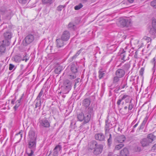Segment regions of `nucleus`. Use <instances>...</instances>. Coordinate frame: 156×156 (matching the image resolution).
Wrapping results in <instances>:
<instances>
[{
	"label": "nucleus",
	"instance_id": "f257e3e1",
	"mask_svg": "<svg viewBox=\"0 0 156 156\" xmlns=\"http://www.w3.org/2000/svg\"><path fill=\"white\" fill-rule=\"evenodd\" d=\"M72 82L68 79L65 80L63 82V85L61 87L60 94H68L71 90L72 87Z\"/></svg>",
	"mask_w": 156,
	"mask_h": 156
},
{
	"label": "nucleus",
	"instance_id": "f03ea898",
	"mask_svg": "<svg viewBox=\"0 0 156 156\" xmlns=\"http://www.w3.org/2000/svg\"><path fill=\"white\" fill-rule=\"evenodd\" d=\"M38 37L37 33L33 32L32 34H28L25 38V40L27 44H29L33 42L35 38Z\"/></svg>",
	"mask_w": 156,
	"mask_h": 156
},
{
	"label": "nucleus",
	"instance_id": "7ed1b4c3",
	"mask_svg": "<svg viewBox=\"0 0 156 156\" xmlns=\"http://www.w3.org/2000/svg\"><path fill=\"white\" fill-rule=\"evenodd\" d=\"M4 39L2 41V42H4L7 45H9L10 43V41L12 37V33L10 31H7L4 34Z\"/></svg>",
	"mask_w": 156,
	"mask_h": 156
},
{
	"label": "nucleus",
	"instance_id": "20e7f679",
	"mask_svg": "<svg viewBox=\"0 0 156 156\" xmlns=\"http://www.w3.org/2000/svg\"><path fill=\"white\" fill-rule=\"evenodd\" d=\"M119 22L121 26L122 27H129L131 25V20L129 19H121Z\"/></svg>",
	"mask_w": 156,
	"mask_h": 156
},
{
	"label": "nucleus",
	"instance_id": "39448f33",
	"mask_svg": "<svg viewBox=\"0 0 156 156\" xmlns=\"http://www.w3.org/2000/svg\"><path fill=\"white\" fill-rule=\"evenodd\" d=\"M152 27L151 28L149 32L154 37H156V19H152Z\"/></svg>",
	"mask_w": 156,
	"mask_h": 156
},
{
	"label": "nucleus",
	"instance_id": "423d86ee",
	"mask_svg": "<svg viewBox=\"0 0 156 156\" xmlns=\"http://www.w3.org/2000/svg\"><path fill=\"white\" fill-rule=\"evenodd\" d=\"M105 134L106 136L109 132L110 129L112 128V124L110 123V121L108 119H107L105 121Z\"/></svg>",
	"mask_w": 156,
	"mask_h": 156
},
{
	"label": "nucleus",
	"instance_id": "0eeeda50",
	"mask_svg": "<svg viewBox=\"0 0 156 156\" xmlns=\"http://www.w3.org/2000/svg\"><path fill=\"white\" fill-rule=\"evenodd\" d=\"M103 146L102 144H99L96 147L93 151L94 154L96 155L100 154L102 151Z\"/></svg>",
	"mask_w": 156,
	"mask_h": 156
},
{
	"label": "nucleus",
	"instance_id": "6e6552de",
	"mask_svg": "<svg viewBox=\"0 0 156 156\" xmlns=\"http://www.w3.org/2000/svg\"><path fill=\"white\" fill-rule=\"evenodd\" d=\"M9 45H7L4 42H0V57L3 55L6 51V47Z\"/></svg>",
	"mask_w": 156,
	"mask_h": 156
},
{
	"label": "nucleus",
	"instance_id": "1a4fd4ad",
	"mask_svg": "<svg viewBox=\"0 0 156 156\" xmlns=\"http://www.w3.org/2000/svg\"><path fill=\"white\" fill-rule=\"evenodd\" d=\"M130 98L129 96L125 94L123 95L122 97L120 99H119L118 100L117 102V104L118 105H119L122 101L124 99H125L126 103H129V101L130 100Z\"/></svg>",
	"mask_w": 156,
	"mask_h": 156
},
{
	"label": "nucleus",
	"instance_id": "9d476101",
	"mask_svg": "<svg viewBox=\"0 0 156 156\" xmlns=\"http://www.w3.org/2000/svg\"><path fill=\"white\" fill-rule=\"evenodd\" d=\"M70 34L67 30L64 31L61 35V38L65 41H67L69 38Z\"/></svg>",
	"mask_w": 156,
	"mask_h": 156
},
{
	"label": "nucleus",
	"instance_id": "9b49d317",
	"mask_svg": "<svg viewBox=\"0 0 156 156\" xmlns=\"http://www.w3.org/2000/svg\"><path fill=\"white\" fill-rule=\"evenodd\" d=\"M11 12V11L10 9H7L5 5L0 7V15H4L6 14L9 15Z\"/></svg>",
	"mask_w": 156,
	"mask_h": 156
},
{
	"label": "nucleus",
	"instance_id": "f8f14e48",
	"mask_svg": "<svg viewBox=\"0 0 156 156\" xmlns=\"http://www.w3.org/2000/svg\"><path fill=\"white\" fill-rule=\"evenodd\" d=\"M40 126L41 127L48 128L50 125L48 121L45 118L40 121Z\"/></svg>",
	"mask_w": 156,
	"mask_h": 156
},
{
	"label": "nucleus",
	"instance_id": "ddd939ff",
	"mask_svg": "<svg viewBox=\"0 0 156 156\" xmlns=\"http://www.w3.org/2000/svg\"><path fill=\"white\" fill-rule=\"evenodd\" d=\"M95 139L99 141H105V136L104 134L101 133H98L95 135Z\"/></svg>",
	"mask_w": 156,
	"mask_h": 156
},
{
	"label": "nucleus",
	"instance_id": "4468645a",
	"mask_svg": "<svg viewBox=\"0 0 156 156\" xmlns=\"http://www.w3.org/2000/svg\"><path fill=\"white\" fill-rule=\"evenodd\" d=\"M84 114L85 115H90L93 116L94 115L93 108L92 107H90L87 108H85L83 111Z\"/></svg>",
	"mask_w": 156,
	"mask_h": 156
},
{
	"label": "nucleus",
	"instance_id": "2eb2a0df",
	"mask_svg": "<svg viewBox=\"0 0 156 156\" xmlns=\"http://www.w3.org/2000/svg\"><path fill=\"white\" fill-rule=\"evenodd\" d=\"M71 70L74 73L78 72L79 66L77 63H72L71 66Z\"/></svg>",
	"mask_w": 156,
	"mask_h": 156
},
{
	"label": "nucleus",
	"instance_id": "dca6fc26",
	"mask_svg": "<svg viewBox=\"0 0 156 156\" xmlns=\"http://www.w3.org/2000/svg\"><path fill=\"white\" fill-rule=\"evenodd\" d=\"M125 72L123 69H118L115 72V75L120 78L122 77L125 75Z\"/></svg>",
	"mask_w": 156,
	"mask_h": 156
},
{
	"label": "nucleus",
	"instance_id": "f3484780",
	"mask_svg": "<svg viewBox=\"0 0 156 156\" xmlns=\"http://www.w3.org/2000/svg\"><path fill=\"white\" fill-rule=\"evenodd\" d=\"M61 145H58L56 146L53 150V155L54 156H57L58 152L61 150Z\"/></svg>",
	"mask_w": 156,
	"mask_h": 156
},
{
	"label": "nucleus",
	"instance_id": "a211bd4d",
	"mask_svg": "<svg viewBox=\"0 0 156 156\" xmlns=\"http://www.w3.org/2000/svg\"><path fill=\"white\" fill-rule=\"evenodd\" d=\"M64 41L61 38L57 39L56 40V45L58 48H60L63 47L65 44Z\"/></svg>",
	"mask_w": 156,
	"mask_h": 156
},
{
	"label": "nucleus",
	"instance_id": "6ab92c4d",
	"mask_svg": "<svg viewBox=\"0 0 156 156\" xmlns=\"http://www.w3.org/2000/svg\"><path fill=\"white\" fill-rule=\"evenodd\" d=\"M142 146L143 147H147L151 143L149 140L148 138H144L140 141Z\"/></svg>",
	"mask_w": 156,
	"mask_h": 156
},
{
	"label": "nucleus",
	"instance_id": "aec40b11",
	"mask_svg": "<svg viewBox=\"0 0 156 156\" xmlns=\"http://www.w3.org/2000/svg\"><path fill=\"white\" fill-rule=\"evenodd\" d=\"M36 140H30L28 142V147L31 149H35L36 146Z\"/></svg>",
	"mask_w": 156,
	"mask_h": 156
},
{
	"label": "nucleus",
	"instance_id": "412c9836",
	"mask_svg": "<svg viewBox=\"0 0 156 156\" xmlns=\"http://www.w3.org/2000/svg\"><path fill=\"white\" fill-rule=\"evenodd\" d=\"M90 98H85L83 101V105L86 108H88V107L90 105Z\"/></svg>",
	"mask_w": 156,
	"mask_h": 156
},
{
	"label": "nucleus",
	"instance_id": "4be33fe9",
	"mask_svg": "<svg viewBox=\"0 0 156 156\" xmlns=\"http://www.w3.org/2000/svg\"><path fill=\"white\" fill-rule=\"evenodd\" d=\"M29 136L30 140H36V136H35V133L33 131L30 130L29 131Z\"/></svg>",
	"mask_w": 156,
	"mask_h": 156
},
{
	"label": "nucleus",
	"instance_id": "5701e85b",
	"mask_svg": "<svg viewBox=\"0 0 156 156\" xmlns=\"http://www.w3.org/2000/svg\"><path fill=\"white\" fill-rule=\"evenodd\" d=\"M129 151L128 149L125 147L120 151V156H127L129 154Z\"/></svg>",
	"mask_w": 156,
	"mask_h": 156
},
{
	"label": "nucleus",
	"instance_id": "b1692460",
	"mask_svg": "<svg viewBox=\"0 0 156 156\" xmlns=\"http://www.w3.org/2000/svg\"><path fill=\"white\" fill-rule=\"evenodd\" d=\"M125 137L123 135L119 136L116 137L118 143H122L125 141Z\"/></svg>",
	"mask_w": 156,
	"mask_h": 156
},
{
	"label": "nucleus",
	"instance_id": "393cba45",
	"mask_svg": "<svg viewBox=\"0 0 156 156\" xmlns=\"http://www.w3.org/2000/svg\"><path fill=\"white\" fill-rule=\"evenodd\" d=\"M97 142L95 140L91 141L89 145L90 149L92 150L94 149L98 145Z\"/></svg>",
	"mask_w": 156,
	"mask_h": 156
},
{
	"label": "nucleus",
	"instance_id": "a878e982",
	"mask_svg": "<svg viewBox=\"0 0 156 156\" xmlns=\"http://www.w3.org/2000/svg\"><path fill=\"white\" fill-rule=\"evenodd\" d=\"M84 115V121L83 123L85 124L87 123H88L90 121V119L92 115Z\"/></svg>",
	"mask_w": 156,
	"mask_h": 156
},
{
	"label": "nucleus",
	"instance_id": "bb28decb",
	"mask_svg": "<svg viewBox=\"0 0 156 156\" xmlns=\"http://www.w3.org/2000/svg\"><path fill=\"white\" fill-rule=\"evenodd\" d=\"M108 135L109 138L107 139V144L109 147H110L112 143V134L110 133L109 132V133H108L107 135L106 136H107Z\"/></svg>",
	"mask_w": 156,
	"mask_h": 156
},
{
	"label": "nucleus",
	"instance_id": "cd10ccee",
	"mask_svg": "<svg viewBox=\"0 0 156 156\" xmlns=\"http://www.w3.org/2000/svg\"><path fill=\"white\" fill-rule=\"evenodd\" d=\"M148 119V117H146L144 119L142 122L141 124L140 127L139 128V129L140 130L141 129H144L145 127V125L147 121V120Z\"/></svg>",
	"mask_w": 156,
	"mask_h": 156
},
{
	"label": "nucleus",
	"instance_id": "c85d7f7f",
	"mask_svg": "<svg viewBox=\"0 0 156 156\" xmlns=\"http://www.w3.org/2000/svg\"><path fill=\"white\" fill-rule=\"evenodd\" d=\"M44 89L42 88L39 94H38V95L36 99L35 100V101H38V100H41V96L43 95L44 96Z\"/></svg>",
	"mask_w": 156,
	"mask_h": 156
},
{
	"label": "nucleus",
	"instance_id": "c756f323",
	"mask_svg": "<svg viewBox=\"0 0 156 156\" xmlns=\"http://www.w3.org/2000/svg\"><path fill=\"white\" fill-rule=\"evenodd\" d=\"M156 136L152 133H150L148 135L147 138H148L150 142L151 143L155 139Z\"/></svg>",
	"mask_w": 156,
	"mask_h": 156
},
{
	"label": "nucleus",
	"instance_id": "7c9ffc66",
	"mask_svg": "<svg viewBox=\"0 0 156 156\" xmlns=\"http://www.w3.org/2000/svg\"><path fill=\"white\" fill-rule=\"evenodd\" d=\"M77 118L79 121H82L84 120V113L81 112L78 114L77 115Z\"/></svg>",
	"mask_w": 156,
	"mask_h": 156
},
{
	"label": "nucleus",
	"instance_id": "2f4dec72",
	"mask_svg": "<svg viewBox=\"0 0 156 156\" xmlns=\"http://www.w3.org/2000/svg\"><path fill=\"white\" fill-rule=\"evenodd\" d=\"M62 69V67L61 66H57L55 70V72L56 74H59Z\"/></svg>",
	"mask_w": 156,
	"mask_h": 156
},
{
	"label": "nucleus",
	"instance_id": "473e14b6",
	"mask_svg": "<svg viewBox=\"0 0 156 156\" xmlns=\"http://www.w3.org/2000/svg\"><path fill=\"white\" fill-rule=\"evenodd\" d=\"M81 49L79 50L76 53V54L72 57L70 59V61H72L73 60L75 59L77 57V56H78L80 55V54L81 53Z\"/></svg>",
	"mask_w": 156,
	"mask_h": 156
},
{
	"label": "nucleus",
	"instance_id": "72a5a7b5",
	"mask_svg": "<svg viewBox=\"0 0 156 156\" xmlns=\"http://www.w3.org/2000/svg\"><path fill=\"white\" fill-rule=\"evenodd\" d=\"M125 52L126 51L124 50V49H122V51H120V57H121L122 60H123L124 61L126 60V59H125Z\"/></svg>",
	"mask_w": 156,
	"mask_h": 156
},
{
	"label": "nucleus",
	"instance_id": "f704fd0d",
	"mask_svg": "<svg viewBox=\"0 0 156 156\" xmlns=\"http://www.w3.org/2000/svg\"><path fill=\"white\" fill-rule=\"evenodd\" d=\"M81 80L80 78H78L74 80L75 83L74 85V88L75 89L76 87L79 85L80 84V82H81Z\"/></svg>",
	"mask_w": 156,
	"mask_h": 156
},
{
	"label": "nucleus",
	"instance_id": "c9c22d12",
	"mask_svg": "<svg viewBox=\"0 0 156 156\" xmlns=\"http://www.w3.org/2000/svg\"><path fill=\"white\" fill-rule=\"evenodd\" d=\"M104 71H103L102 69H101L98 72L99 73V79H101L105 75Z\"/></svg>",
	"mask_w": 156,
	"mask_h": 156
},
{
	"label": "nucleus",
	"instance_id": "e433bc0d",
	"mask_svg": "<svg viewBox=\"0 0 156 156\" xmlns=\"http://www.w3.org/2000/svg\"><path fill=\"white\" fill-rule=\"evenodd\" d=\"M130 67V65L129 63L125 64L122 66V69H123L125 71H127L129 69Z\"/></svg>",
	"mask_w": 156,
	"mask_h": 156
},
{
	"label": "nucleus",
	"instance_id": "4c0bfd02",
	"mask_svg": "<svg viewBox=\"0 0 156 156\" xmlns=\"http://www.w3.org/2000/svg\"><path fill=\"white\" fill-rule=\"evenodd\" d=\"M120 78H121L116 76L114 77L113 78V83L114 84L118 83L120 80Z\"/></svg>",
	"mask_w": 156,
	"mask_h": 156
},
{
	"label": "nucleus",
	"instance_id": "58836bf2",
	"mask_svg": "<svg viewBox=\"0 0 156 156\" xmlns=\"http://www.w3.org/2000/svg\"><path fill=\"white\" fill-rule=\"evenodd\" d=\"M36 102L35 105V109L36 108H38V109L40 110L41 106V100H38Z\"/></svg>",
	"mask_w": 156,
	"mask_h": 156
},
{
	"label": "nucleus",
	"instance_id": "ea45409f",
	"mask_svg": "<svg viewBox=\"0 0 156 156\" xmlns=\"http://www.w3.org/2000/svg\"><path fill=\"white\" fill-rule=\"evenodd\" d=\"M151 62L154 65V66L152 69V71H153V73H154L155 70V66H156V60L155 58H154L151 61Z\"/></svg>",
	"mask_w": 156,
	"mask_h": 156
},
{
	"label": "nucleus",
	"instance_id": "a19ab883",
	"mask_svg": "<svg viewBox=\"0 0 156 156\" xmlns=\"http://www.w3.org/2000/svg\"><path fill=\"white\" fill-rule=\"evenodd\" d=\"M134 1H123L122 2V4H126V6H130L131 5L130 4L133 3Z\"/></svg>",
	"mask_w": 156,
	"mask_h": 156
},
{
	"label": "nucleus",
	"instance_id": "79ce46f5",
	"mask_svg": "<svg viewBox=\"0 0 156 156\" xmlns=\"http://www.w3.org/2000/svg\"><path fill=\"white\" fill-rule=\"evenodd\" d=\"M124 146V144H121L116 145L115 148L114 150H118Z\"/></svg>",
	"mask_w": 156,
	"mask_h": 156
},
{
	"label": "nucleus",
	"instance_id": "37998d69",
	"mask_svg": "<svg viewBox=\"0 0 156 156\" xmlns=\"http://www.w3.org/2000/svg\"><path fill=\"white\" fill-rule=\"evenodd\" d=\"M32 1H29L27 4L28 6L30 8H32L35 6V4L36 2L32 3Z\"/></svg>",
	"mask_w": 156,
	"mask_h": 156
},
{
	"label": "nucleus",
	"instance_id": "c03bdc74",
	"mask_svg": "<svg viewBox=\"0 0 156 156\" xmlns=\"http://www.w3.org/2000/svg\"><path fill=\"white\" fill-rule=\"evenodd\" d=\"M68 27L69 28L74 30L75 28V25L73 23H70L68 25Z\"/></svg>",
	"mask_w": 156,
	"mask_h": 156
},
{
	"label": "nucleus",
	"instance_id": "a18cd8bd",
	"mask_svg": "<svg viewBox=\"0 0 156 156\" xmlns=\"http://www.w3.org/2000/svg\"><path fill=\"white\" fill-rule=\"evenodd\" d=\"M83 7V5L81 3H80L78 5L75 6L74 9L75 10H78L82 8Z\"/></svg>",
	"mask_w": 156,
	"mask_h": 156
},
{
	"label": "nucleus",
	"instance_id": "49530a36",
	"mask_svg": "<svg viewBox=\"0 0 156 156\" xmlns=\"http://www.w3.org/2000/svg\"><path fill=\"white\" fill-rule=\"evenodd\" d=\"M132 98H131L130 99V100L129 101V107H128L129 110H131L133 108V104L132 103Z\"/></svg>",
	"mask_w": 156,
	"mask_h": 156
},
{
	"label": "nucleus",
	"instance_id": "de8ad7c7",
	"mask_svg": "<svg viewBox=\"0 0 156 156\" xmlns=\"http://www.w3.org/2000/svg\"><path fill=\"white\" fill-rule=\"evenodd\" d=\"M42 3L44 4L50 5L52 3V1H42Z\"/></svg>",
	"mask_w": 156,
	"mask_h": 156
},
{
	"label": "nucleus",
	"instance_id": "09e8293b",
	"mask_svg": "<svg viewBox=\"0 0 156 156\" xmlns=\"http://www.w3.org/2000/svg\"><path fill=\"white\" fill-rule=\"evenodd\" d=\"M16 68V67L14 65L12 64H9V70H12V69L14 70Z\"/></svg>",
	"mask_w": 156,
	"mask_h": 156
},
{
	"label": "nucleus",
	"instance_id": "8fccbe9b",
	"mask_svg": "<svg viewBox=\"0 0 156 156\" xmlns=\"http://www.w3.org/2000/svg\"><path fill=\"white\" fill-rule=\"evenodd\" d=\"M76 77V75L75 73L72 74L69 76V78L71 80L75 79Z\"/></svg>",
	"mask_w": 156,
	"mask_h": 156
},
{
	"label": "nucleus",
	"instance_id": "3c124183",
	"mask_svg": "<svg viewBox=\"0 0 156 156\" xmlns=\"http://www.w3.org/2000/svg\"><path fill=\"white\" fill-rule=\"evenodd\" d=\"M143 39L146 40L147 43L151 41V39L150 37L147 36H144L143 38Z\"/></svg>",
	"mask_w": 156,
	"mask_h": 156
},
{
	"label": "nucleus",
	"instance_id": "603ef678",
	"mask_svg": "<svg viewBox=\"0 0 156 156\" xmlns=\"http://www.w3.org/2000/svg\"><path fill=\"white\" fill-rule=\"evenodd\" d=\"M30 151V153H28L26 152L27 154L28 155V156H34V151L33 150L31 149Z\"/></svg>",
	"mask_w": 156,
	"mask_h": 156
},
{
	"label": "nucleus",
	"instance_id": "864d4df0",
	"mask_svg": "<svg viewBox=\"0 0 156 156\" xmlns=\"http://www.w3.org/2000/svg\"><path fill=\"white\" fill-rule=\"evenodd\" d=\"M151 5L155 8H156V1H152L151 2Z\"/></svg>",
	"mask_w": 156,
	"mask_h": 156
},
{
	"label": "nucleus",
	"instance_id": "5fc2aeb1",
	"mask_svg": "<svg viewBox=\"0 0 156 156\" xmlns=\"http://www.w3.org/2000/svg\"><path fill=\"white\" fill-rule=\"evenodd\" d=\"M20 105L21 104L17 103H16L15 105L13 107V109L15 111H16L17 110V108L20 106Z\"/></svg>",
	"mask_w": 156,
	"mask_h": 156
},
{
	"label": "nucleus",
	"instance_id": "6e6d98bb",
	"mask_svg": "<svg viewBox=\"0 0 156 156\" xmlns=\"http://www.w3.org/2000/svg\"><path fill=\"white\" fill-rule=\"evenodd\" d=\"M23 95H24V94H23L22 95V96H21V97L20 98L19 100H17L16 101V103H17L20 104V102H21V99H22L23 97Z\"/></svg>",
	"mask_w": 156,
	"mask_h": 156
},
{
	"label": "nucleus",
	"instance_id": "4d7b16f0",
	"mask_svg": "<svg viewBox=\"0 0 156 156\" xmlns=\"http://www.w3.org/2000/svg\"><path fill=\"white\" fill-rule=\"evenodd\" d=\"M64 7L63 5H59L57 7V10L59 11H61Z\"/></svg>",
	"mask_w": 156,
	"mask_h": 156
},
{
	"label": "nucleus",
	"instance_id": "13d9d810",
	"mask_svg": "<svg viewBox=\"0 0 156 156\" xmlns=\"http://www.w3.org/2000/svg\"><path fill=\"white\" fill-rule=\"evenodd\" d=\"M7 67L6 66H4L3 67V68L1 70V73L3 72L4 71V70H5V71H6V70H7Z\"/></svg>",
	"mask_w": 156,
	"mask_h": 156
},
{
	"label": "nucleus",
	"instance_id": "bf43d9fd",
	"mask_svg": "<svg viewBox=\"0 0 156 156\" xmlns=\"http://www.w3.org/2000/svg\"><path fill=\"white\" fill-rule=\"evenodd\" d=\"M135 150L137 152H140L141 151V148L140 147L136 146L135 148Z\"/></svg>",
	"mask_w": 156,
	"mask_h": 156
},
{
	"label": "nucleus",
	"instance_id": "052dcab7",
	"mask_svg": "<svg viewBox=\"0 0 156 156\" xmlns=\"http://www.w3.org/2000/svg\"><path fill=\"white\" fill-rule=\"evenodd\" d=\"M144 71V68H141L140 69V75L142 76L143 74V73Z\"/></svg>",
	"mask_w": 156,
	"mask_h": 156
},
{
	"label": "nucleus",
	"instance_id": "680f3d73",
	"mask_svg": "<svg viewBox=\"0 0 156 156\" xmlns=\"http://www.w3.org/2000/svg\"><path fill=\"white\" fill-rule=\"evenodd\" d=\"M27 1H19V2L22 5L25 4L27 3Z\"/></svg>",
	"mask_w": 156,
	"mask_h": 156
},
{
	"label": "nucleus",
	"instance_id": "e2e57ef3",
	"mask_svg": "<svg viewBox=\"0 0 156 156\" xmlns=\"http://www.w3.org/2000/svg\"><path fill=\"white\" fill-rule=\"evenodd\" d=\"M121 88L120 86H119L116 87V89L114 90V91L115 92L117 93V92Z\"/></svg>",
	"mask_w": 156,
	"mask_h": 156
},
{
	"label": "nucleus",
	"instance_id": "0e129e2a",
	"mask_svg": "<svg viewBox=\"0 0 156 156\" xmlns=\"http://www.w3.org/2000/svg\"><path fill=\"white\" fill-rule=\"evenodd\" d=\"M16 99V97H15L14 99H12L11 102V103L13 105L14 104L15 102Z\"/></svg>",
	"mask_w": 156,
	"mask_h": 156
},
{
	"label": "nucleus",
	"instance_id": "69168bd1",
	"mask_svg": "<svg viewBox=\"0 0 156 156\" xmlns=\"http://www.w3.org/2000/svg\"><path fill=\"white\" fill-rule=\"evenodd\" d=\"M22 132H23V131L22 130L20 131V132L19 133L16 134V135H18L19 134L20 135V136L21 137V138L22 137Z\"/></svg>",
	"mask_w": 156,
	"mask_h": 156
},
{
	"label": "nucleus",
	"instance_id": "338daca9",
	"mask_svg": "<svg viewBox=\"0 0 156 156\" xmlns=\"http://www.w3.org/2000/svg\"><path fill=\"white\" fill-rule=\"evenodd\" d=\"M126 83H125L124 84L122 85V83L121 84V86H122V88H124L126 87Z\"/></svg>",
	"mask_w": 156,
	"mask_h": 156
},
{
	"label": "nucleus",
	"instance_id": "774afa93",
	"mask_svg": "<svg viewBox=\"0 0 156 156\" xmlns=\"http://www.w3.org/2000/svg\"><path fill=\"white\" fill-rule=\"evenodd\" d=\"M152 149L154 150H156V144H154V146L152 147Z\"/></svg>",
	"mask_w": 156,
	"mask_h": 156
}]
</instances>
